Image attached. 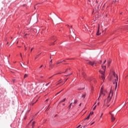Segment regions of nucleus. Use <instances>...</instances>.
I'll return each instance as SVG.
<instances>
[{
    "label": "nucleus",
    "instance_id": "obj_1",
    "mask_svg": "<svg viewBox=\"0 0 128 128\" xmlns=\"http://www.w3.org/2000/svg\"><path fill=\"white\" fill-rule=\"evenodd\" d=\"M114 92L112 91V90H110L109 95L107 98V102H110V100H112V98Z\"/></svg>",
    "mask_w": 128,
    "mask_h": 128
},
{
    "label": "nucleus",
    "instance_id": "obj_2",
    "mask_svg": "<svg viewBox=\"0 0 128 128\" xmlns=\"http://www.w3.org/2000/svg\"><path fill=\"white\" fill-rule=\"evenodd\" d=\"M89 64H90V66H94L95 65V66H96V61H94L93 62H88Z\"/></svg>",
    "mask_w": 128,
    "mask_h": 128
},
{
    "label": "nucleus",
    "instance_id": "obj_3",
    "mask_svg": "<svg viewBox=\"0 0 128 128\" xmlns=\"http://www.w3.org/2000/svg\"><path fill=\"white\" fill-rule=\"evenodd\" d=\"M118 79H115L114 81H113L114 84H116V86H118Z\"/></svg>",
    "mask_w": 128,
    "mask_h": 128
},
{
    "label": "nucleus",
    "instance_id": "obj_4",
    "mask_svg": "<svg viewBox=\"0 0 128 128\" xmlns=\"http://www.w3.org/2000/svg\"><path fill=\"white\" fill-rule=\"evenodd\" d=\"M112 74H113L114 78H116V79L118 80V76L117 74H116V72H113Z\"/></svg>",
    "mask_w": 128,
    "mask_h": 128
},
{
    "label": "nucleus",
    "instance_id": "obj_5",
    "mask_svg": "<svg viewBox=\"0 0 128 128\" xmlns=\"http://www.w3.org/2000/svg\"><path fill=\"white\" fill-rule=\"evenodd\" d=\"M51 40H54V42H56V38L54 36H52L51 38H50Z\"/></svg>",
    "mask_w": 128,
    "mask_h": 128
},
{
    "label": "nucleus",
    "instance_id": "obj_6",
    "mask_svg": "<svg viewBox=\"0 0 128 128\" xmlns=\"http://www.w3.org/2000/svg\"><path fill=\"white\" fill-rule=\"evenodd\" d=\"M102 94H103V96H106V94H104V92H102V90H101L100 92V95L98 97V100H100V96H102Z\"/></svg>",
    "mask_w": 128,
    "mask_h": 128
},
{
    "label": "nucleus",
    "instance_id": "obj_7",
    "mask_svg": "<svg viewBox=\"0 0 128 128\" xmlns=\"http://www.w3.org/2000/svg\"><path fill=\"white\" fill-rule=\"evenodd\" d=\"M110 114H111V116H112V117H111L112 122H114V120H116V118H114V114H112L110 113Z\"/></svg>",
    "mask_w": 128,
    "mask_h": 128
},
{
    "label": "nucleus",
    "instance_id": "obj_8",
    "mask_svg": "<svg viewBox=\"0 0 128 128\" xmlns=\"http://www.w3.org/2000/svg\"><path fill=\"white\" fill-rule=\"evenodd\" d=\"M92 112H90V114L84 120H83V122H84V120H90V116Z\"/></svg>",
    "mask_w": 128,
    "mask_h": 128
},
{
    "label": "nucleus",
    "instance_id": "obj_9",
    "mask_svg": "<svg viewBox=\"0 0 128 128\" xmlns=\"http://www.w3.org/2000/svg\"><path fill=\"white\" fill-rule=\"evenodd\" d=\"M99 72L102 74V76H104V74H106V71H102V70H100Z\"/></svg>",
    "mask_w": 128,
    "mask_h": 128
},
{
    "label": "nucleus",
    "instance_id": "obj_10",
    "mask_svg": "<svg viewBox=\"0 0 128 128\" xmlns=\"http://www.w3.org/2000/svg\"><path fill=\"white\" fill-rule=\"evenodd\" d=\"M100 26H98V30L96 32V36H100Z\"/></svg>",
    "mask_w": 128,
    "mask_h": 128
},
{
    "label": "nucleus",
    "instance_id": "obj_11",
    "mask_svg": "<svg viewBox=\"0 0 128 128\" xmlns=\"http://www.w3.org/2000/svg\"><path fill=\"white\" fill-rule=\"evenodd\" d=\"M102 70H104V72H106V66L102 65Z\"/></svg>",
    "mask_w": 128,
    "mask_h": 128
},
{
    "label": "nucleus",
    "instance_id": "obj_12",
    "mask_svg": "<svg viewBox=\"0 0 128 128\" xmlns=\"http://www.w3.org/2000/svg\"><path fill=\"white\" fill-rule=\"evenodd\" d=\"M86 96V94H82L81 98H85Z\"/></svg>",
    "mask_w": 128,
    "mask_h": 128
},
{
    "label": "nucleus",
    "instance_id": "obj_13",
    "mask_svg": "<svg viewBox=\"0 0 128 128\" xmlns=\"http://www.w3.org/2000/svg\"><path fill=\"white\" fill-rule=\"evenodd\" d=\"M82 75L83 76L84 78H86V73L82 72Z\"/></svg>",
    "mask_w": 128,
    "mask_h": 128
},
{
    "label": "nucleus",
    "instance_id": "obj_14",
    "mask_svg": "<svg viewBox=\"0 0 128 128\" xmlns=\"http://www.w3.org/2000/svg\"><path fill=\"white\" fill-rule=\"evenodd\" d=\"M34 124H36V122H32V128H34Z\"/></svg>",
    "mask_w": 128,
    "mask_h": 128
},
{
    "label": "nucleus",
    "instance_id": "obj_15",
    "mask_svg": "<svg viewBox=\"0 0 128 128\" xmlns=\"http://www.w3.org/2000/svg\"><path fill=\"white\" fill-rule=\"evenodd\" d=\"M68 70H70V68H67L65 72H63V73H64V72H68Z\"/></svg>",
    "mask_w": 128,
    "mask_h": 128
},
{
    "label": "nucleus",
    "instance_id": "obj_16",
    "mask_svg": "<svg viewBox=\"0 0 128 128\" xmlns=\"http://www.w3.org/2000/svg\"><path fill=\"white\" fill-rule=\"evenodd\" d=\"M72 102L68 106V109L70 110L72 108Z\"/></svg>",
    "mask_w": 128,
    "mask_h": 128
},
{
    "label": "nucleus",
    "instance_id": "obj_17",
    "mask_svg": "<svg viewBox=\"0 0 128 128\" xmlns=\"http://www.w3.org/2000/svg\"><path fill=\"white\" fill-rule=\"evenodd\" d=\"M66 102V98H64L63 100H62L60 102H60Z\"/></svg>",
    "mask_w": 128,
    "mask_h": 128
},
{
    "label": "nucleus",
    "instance_id": "obj_18",
    "mask_svg": "<svg viewBox=\"0 0 128 128\" xmlns=\"http://www.w3.org/2000/svg\"><path fill=\"white\" fill-rule=\"evenodd\" d=\"M28 76V74H25L24 76V78H26Z\"/></svg>",
    "mask_w": 128,
    "mask_h": 128
},
{
    "label": "nucleus",
    "instance_id": "obj_19",
    "mask_svg": "<svg viewBox=\"0 0 128 128\" xmlns=\"http://www.w3.org/2000/svg\"><path fill=\"white\" fill-rule=\"evenodd\" d=\"M111 63H112V61H108V66H110Z\"/></svg>",
    "mask_w": 128,
    "mask_h": 128
},
{
    "label": "nucleus",
    "instance_id": "obj_20",
    "mask_svg": "<svg viewBox=\"0 0 128 128\" xmlns=\"http://www.w3.org/2000/svg\"><path fill=\"white\" fill-rule=\"evenodd\" d=\"M102 80H104V75L102 76Z\"/></svg>",
    "mask_w": 128,
    "mask_h": 128
},
{
    "label": "nucleus",
    "instance_id": "obj_21",
    "mask_svg": "<svg viewBox=\"0 0 128 128\" xmlns=\"http://www.w3.org/2000/svg\"><path fill=\"white\" fill-rule=\"evenodd\" d=\"M60 82H62V80H60L58 82V83L57 84V85L60 84Z\"/></svg>",
    "mask_w": 128,
    "mask_h": 128
},
{
    "label": "nucleus",
    "instance_id": "obj_22",
    "mask_svg": "<svg viewBox=\"0 0 128 128\" xmlns=\"http://www.w3.org/2000/svg\"><path fill=\"white\" fill-rule=\"evenodd\" d=\"M72 74L71 73V74L65 75V76H72Z\"/></svg>",
    "mask_w": 128,
    "mask_h": 128
},
{
    "label": "nucleus",
    "instance_id": "obj_23",
    "mask_svg": "<svg viewBox=\"0 0 128 128\" xmlns=\"http://www.w3.org/2000/svg\"><path fill=\"white\" fill-rule=\"evenodd\" d=\"M52 63H50V68H52Z\"/></svg>",
    "mask_w": 128,
    "mask_h": 128
},
{
    "label": "nucleus",
    "instance_id": "obj_24",
    "mask_svg": "<svg viewBox=\"0 0 128 128\" xmlns=\"http://www.w3.org/2000/svg\"><path fill=\"white\" fill-rule=\"evenodd\" d=\"M77 102H78V100H75L73 104H76Z\"/></svg>",
    "mask_w": 128,
    "mask_h": 128
},
{
    "label": "nucleus",
    "instance_id": "obj_25",
    "mask_svg": "<svg viewBox=\"0 0 128 128\" xmlns=\"http://www.w3.org/2000/svg\"><path fill=\"white\" fill-rule=\"evenodd\" d=\"M38 56H40V54L37 55L36 58H35V60H36V58H38Z\"/></svg>",
    "mask_w": 128,
    "mask_h": 128
},
{
    "label": "nucleus",
    "instance_id": "obj_26",
    "mask_svg": "<svg viewBox=\"0 0 128 128\" xmlns=\"http://www.w3.org/2000/svg\"><path fill=\"white\" fill-rule=\"evenodd\" d=\"M56 76V74H54L53 76L49 78V80H50V78H52L53 76Z\"/></svg>",
    "mask_w": 128,
    "mask_h": 128
},
{
    "label": "nucleus",
    "instance_id": "obj_27",
    "mask_svg": "<svg viewBox=\"0 0 128 128\" xmlns=\"http://www.w3.org/2000/svg\"><path fill=\"white\" fill-rule=\"evenodd\" d=\"M62 72H58V73H57L56 74H55L56 76V74H62Z\"/></svg>",
    "mask_w": 128,
    "mask_h": 128
},
{
    "label": "nucleus",
    "instance_id": "obj_28",
    "mask_svg": "<svg viewBox=\"0 0 128 128\" xmlns=\"http://www.w3.org/2000/svg\"><path fill=\"white\" fill-rule=\"evenodd\" d=\"M84 90V88H78V90Z\"/></svg>",
    "mask_w": 128,
    "mask_h": 128
},
{
    "label": "nucleus",
    "instance_id": "obj_29",
    "mask_svg": "<svg viewBox=\"0 0 128 128\" xmlns=\"http://www.w3.org/2000/svg\"><path fill=\"white\" fill-rule=\"evenodd\" d=\"M54 42H51V45L54 46Z\"/></svg>",
    "mask_w": 128,
    "mask_h": 128
},
{
    "label": "nucleus",
    "instance_id": "obj_30",
    "mask_svg": "<svg viewBox=\"0 0 128 128\" xmlns=\"http://www.w3.org/2000/svg\"><path fill=\"white\" fill-rule=\"evenodd\" d=\"M62 62H58L56 64H62Z\"/></svg>",
    "mask_w": 128,
    "mask_h": 128
},
{
    "label": "nucleus",
    "instance_id": "obj_31",
    "mask_svg": "<svg viewBox=\"0 0 128 128\" xmlns=\"http://www.w3.org/2000/svg\"><path fill=\"white\" fill-rule=\"evenodd\" d=\"M96 106H95L94 108H93V110H96Z\"/></svg>",
    "mask_w": 128,
    "mask_h": 128
},
{
    "label": "nucleus",
    "instance_id": "obj_32",
    "mask_svg": "<svg viewBox=\"0 0 128 128\" xmlns=\"http://www.w3.org/2000/svg\"><path fill=\"white\" fill-rule=\"evenodd\" d=\"M62 90H62L60 92H58L56 94H60V92H62Z\"/></svg>",
    "mask_w": 128,
    "mask_h": 128
},
{
    "label": "nucleus",
    "instance_id": "obj_33",
    "mask_svg": "<svg viewBox=\"0 0 128 128\" xmlns=\"http://www.w3.org/2000/svg\"><path fill=\"white\" fill-rule=\"evenodd\" d=\"M50 82H48V84H46V86H48L50 84Z\"/></svg>",
    "mask_w": 128,
    "mask_h": 128
},
{
    "label": "nucleus",
    "instance_id": "obj_34",
    "mask_svg": "<svg viewBox=\"0 0 128 128\" xmlns=\"http://www.w3.org/2000/svg\"><path fill=\"white\" fill-rule=\"evenodd\" d=\"M102 60H100L98 62V64H102Z\"/></svg>",
    "mask_w": 128,
    "mask_h": 128
},
{
    "label": "nucleus",
    "instance_id": "obj_35",
    "mask_svg": "<svg viewBox=\"0 0 128 128\" xmlns=\"http://www.w3.org/2000/svg\"><path fill=\"white\" fill-rule=\"evenodd\" d=\"M32 50H34V48H32L30 50V52H32Z\"/></svg>",
    "mask_w": 128,
    "mask_h": 128
},
{
    "label": "nucleus",
    "instance_id": "obj_36",
    "mask_svg": "<svg viewBox=\"0 0 128 128\" xmlns=\"http://www.w3.org/2000/svg\"><path fill=\"white\" fill-rule=\"evenodd\" d=\"M32 120H34V118H32V119L30 121V122H29V124H30V122H32Z\"/></svg>",
    "mask_w": 128,
    "mask_h": 128
},
{
    "label": "nucleus",
    "instance_id": "obj_37",
    "mask_svg": "<svg viewBox=\"0 0 128 128\" xmlns=\"http://www.w3.org/2000/svg\"><path fill=\"white\" fill-rule=\"evenodd\" d=\"M34 103H32L31 104H30V106H34Z\"/></svg>",
    "mask_w": 128,
    "mask_h": 128
},
{
    "label": "nucleus",
    "instance_id": "obj_38",
    "mask_svg": "<svg viewBox=\"0 0 128 128\" xmlns=\"http://www.w3.org/2000/svg\"><path fill=\"white\" fill-rule=\"evenodd\" d=\"M94 124V122H92V123L90 124V126H92V124Z\"/></svg>",
    "mask_w": 128,
    "mask_h": 128
},
{
    "label": "nucleus",
    "instance_id": "obj_39",
    "mask_svg": "<svg viewBox=\"0 0 128 128\" xmlns=\"http://www.w3.org/2000/svg\"><path fill=\"white\" fill-rule=\"evenodd\" d=\"M24 48H25V50H26V46H24Z\"/></svg>",
    "mask_w": 128,
    "mask_h": 128
},
{
    "label": "nucleus",
    "instance_id": "obj_40",
    "mask_svg": "<svg viewBox=\"0 0 128 128\" xmlns=\"http://www.w3.org/2000/svg\"><path fill=\"white\" fill-rule=\"evenodd\" d=\"M40 82H42V79H40Z\"/></svg>",
    "mask_w": 128,
    "mask_h": 128
},
{
    "label": "nucleus",
    "instance_id": "obj_41",
    "mask_svg": "<svg viewBox=\"0 0 128 128\" xmlns=\"http://www.w3.org/2000/svg\"><path fill=\"white\" fill-rule=\"evenodd\" d=\"M106 62V60H105L104 61V62H103V64H104V63Z\"/></svg>",
    "mask_w": 128,
    "mask_h": 128
},
{
    "label": "nucleus",
    "instance_id": "obj_42",
    "mask_svg": "<svg viewBox=\"0 0 128 128\" xmlns=\"http://www.w3.org/2000/svg\"><path fill=\"white\" fill-rule=\"evenodd\" d=\"M102 114H101V116H100V118H102Z\"/></svg>",
    "mask_w": 128,
    "mask_h": 128
},
{
    "label": "nucleus",
    "instance_id": "obj_43",
    "mask_svg": "<svg viewBox=\"0 0 128 128\" xmlns=\"http://www.w3.org/2000/svg\"><path fill=\"white\" fill-rule=\"evenodd\" d=\"M42 68V65L40 66V68Z\"/></svg>",
    "mask_w": 128,
    "mask_h": 128
},
{
    "label": "nucleus",
    "instance_id": "obj_44",
    "mask_svg": "<svg viewBox=\"0 0 128 128\" xmlns=\"http://www.w3.org/2000/svg\"><path fill=\"white\" fill-rule=\"evenodd\" d=\"M52 60L51 59L50 61V63H52Z\"/></svg>",
    "mask_w": 128,
    "mask_h": 128
},
{
    "label": "nucleus",
    "instance_id": "obj_45",
    "mask_svg": "<svg viewBox=\"0 0 128 128\" xmlns=\"http://www.w3.org/2000/svg\"><path fill=\"white\" fill-rule=\"evenodd\" d=\"M50 110V108H46V110Z\"/></svg>",
    "mask_w": 128,
    "mask_h": 128
},
{
    "label": "nucleus",
    "instance_id": "obj_46",
    "mask_svg": "<svg viewBox=\"0 0 128 128\" xmlns=\"http://www.w3.org/2000/svg\"><path fill=\"white\" fill-rule=\"evenodd\" d=\"M80 126V124L76 128H78Z\"/></svg>",
    "mask_w": 128,
    "mask_h": 128
},
{
    "label": "nucleus",
    "instance_id": "obj_47",
    "mask_svg": "<svg viewBox=\"0 0 128 128\" xmlns=\"http://www.w3.org/2000/svg\"><path fill=\"white\" fill-rule=\"evenodd\" d=\"M16 82V80H13V82Z\"/></svg>",
    "mask_w": 128,
    "mask_h": 128
},
{
    "label": "nucleus",
    "instance_id": "obj_48",
    "mask_svg": "<svg viewBox=\"0 0 128 128\" xmlns=\"http://www.w3.org/2000/svg\"><path fill=\"white\" fill-rule=\"evenodd\" d=\"M68 80V78H67L65 82H66V80Z\"/></svg>",
    "mask_w": 128,
    "mask_h": 128
},
{
    "label": "nucleus",
    "instance_id": "obj_49",
    "mask_svg": "<svg viewBox=\"0 0 128 128\" xmlns=\"http://www.w3.org/2000/svg\"><path fill=\"white\" fill-rule=\"evenodd\" d=\"M44 78L43 76H40V78Z\"/></svg>",
    "mask_w": 128,
    "mask_h": 128
},
{
    "label": "nucleus",
    "instance_id": "obj_50",
    "mask_svg": "<svg viewBox=\"0 0 128 128\" xmlns=\"http://www.w3.org/2000/svg\"><path fill=\"white\" fill-rule=\"evenodd\" d=\"M82 106V103H80V104H79V106Z\"/></svg>",
    "mask_w": 128,
    "mask_h": 128
},
{
    "label": "nucleus",
    "instance_id": "obj_51",
    "mask_svg": "<svg viewBox=\"0 0 128 128\" xmlns=\"http://www.w3.org/2000/svg\"><path fill=\"white\" fill-rule=\"evenodd\" d=\"M0 96H2V92H0Z\"/></svg>",
    "mask_w": 128,
    "mask_h": 128
},
{
    "label": "nucleus",
    "instance_id": "obj_52",
    "mask_svg": "<svg viewBox=\"0 0 128 128\" xmlns=\"http://www.w3.org/2000/svg\"><path fill=\"white\" fill-rule=\"evenodd\" d=\"M48 99L46 100V102H48Z\"/></svg>",
    "mask_w": 128,
    "mask_h": 128
},
{
    "label": "nucleus",
    "instance_id": "obj_53",
    "mask_svg": "<svg viewBox=\"0 0 128 128\" xmlns=\"http://www.w3.org/2000/svg\"><path fill=\"white\" fill-rule=\"evenodd\" d=\"M38 100H36V102H34V104H36V102H38Z\"/></svg>",
    "mask_w": 128,
    "mask_h": 128
},
{
    "label": "nucleus",
    "instance_id": "obj_54",
    "mask_svg": "<svg viewBox=\"0 0 128 128\" xmlns=\"http://www.w3.org/2000/svg\"><path fill=\"white\" fill-rule=\"evenodd\" d=\"M20 56L21 58H22V54H20Z\"/></svg>",
    "mask_w": 128,
    "mask_h": 128
},
{
    "label": "nucleus",
    "instance_id": "obj_55",
    "mask_svg": "<svg viewBox=\"0 0 128 128\" xmlns=\"http://www.w3.org/2000/svg\"><path fill=\"white\" fill-rule=\"evenodd\" d=\"M98 104H100V102H98Z\"/></svg>",
    "mask_w": 128,
    "mask_h": 128
},
{
    "label": "nucleus",
    "instance_id": "obj_56",
    "mask_svg": "<svg viewBox=\"0 0 128 128\" xmlns=\"http://www.w3.org/2000/svg\"><path fill=\"white\" fill-rule=\"evenodd\" d=\"M92 114H94V112H92Z\"/></svg>",
    "mask_w": 128,
    "mask_h": 128
},
{
    "label": "nucleus",
    "instance_id": "obj_57",
    "mask_svg": "<svg viewBox=\"0 0 128 128\" xmlns=\"http://www.w3.org/2000/svg\"><path fill=\"white\" fill-rule=\"evenodd\" d=\"M62 62H66V60H64L63 61H62Z\"/></svg>",
    "mask_w": 128,
    "mask_h": 128
},
{
    "label": "nucleus",
    "instance_id": "obj_58",
    "mask_svg": "<svg viewBox=\"0 0 128 128\" xmlns=\"http://www.w3.org/2000/svg\"><path fill=\"white\" fill-rule=\"evenodd\" d=\"M107 106H108H108H110V105Z\"/></svg>",
    "mask_w": 128,
    "mask_h": 128
},
{
    "label": "nucleus",
    "instance_id": "obj_59",
    "mask_svg": "<svg viewBox=\"0 0 128 128\" xmlns=\"http://www.w3.org/2000/svg\"><path fill=\"white\" fill-rule=\"evenodd\" d=\"M122 14V12H121V13H120V14Z\"/></svg>",
    "mask_w": 128,
    "mask_h": 128
},
{
    "label": "nucleus",
    "instance_id": "obj_60",
    "mask_svg": "<svg viewBox=\"0 0 128 128\" xmlns=\"http://www.w3.org/2000/svg\"><path fill=\"white\" fill-rule=\"evenodd\" d=\"M40 54H40H42V53L40 54Z\"/></svg>",
    "mask_w": 128,
    "mask_h": 128
},
{
    "label": "nucleus",
    "instance_id": "obj_61",
    "mask_svg": "<svg viewBox=\"0 0 128 128\" xmlns=\"http://www.w3.org/2000/svg\"><path fill=\"white\" fill-rule=\"evenodd\" d=\"M64 104H62V106H64Z\"/></svg>",
    "mask_w": 128,
    "mask_h": 128
},
{
    "label": "nucleus",
    "instance_id": "obj_62",
    "mask_svg": "<svg viewBox=\"0 0 128 128\" xmlns=\"http://www.w3.org/2000/svg\"><path fill=\"white\" fill-rule=\"evenodd\" d=\"M10 54L9 55V57H10Z\"/></svg>",
    "mask_w": 128,
    "mask_h": 128
},
{
    "label": "nucleus",
    "instance_id": "obj_63",
    "mask_svg": "<svg viewBox=\"0 0 128 128\" xmlns=\"http://www.w3.org/2000/svg\"><path fill=\"white\" fill-rule=\"evenodd\" d=\"M28 34H26V35H28Z\"/></svg>",
    "mask_w": 128,
    "mask_h": 128
},
{
    "label": "nucleus",
    "instance_id": "obj_64",
    "mask_svg": "<svg viewBox=\"0 0 128 128\" xmlns=\"http://www.w3.org/2000/svg\"><path fill=\"white\" fill-rule=\"evenodd\" d=\"M67 60H70V58H68Z\"/></svg>",
    "mask_w": 128,
    "mask_h": 128
}]
</instances>
